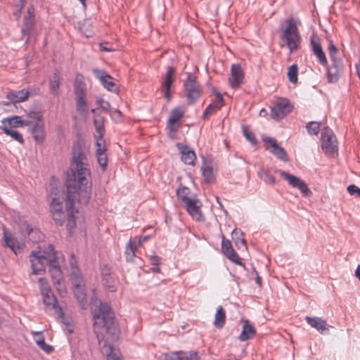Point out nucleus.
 <instances>
[{
  "label": "nucleus",
  "instance_id": "nucleus-29",
  "mask_svg": "<svg viewBox=\"0 0 360 360\" xmlns=\"http://www.w3.org/2000/svg\"><path fill=\"white\" fill-rule=\"evenodd\" d=\"M96 155L98 162L103 171H105L108 165V158L105 153V148L102 146L99 141H96Z\"/></svg>",
  "mask_w": 360,
  "mask_h": 360
},
{
  "label": "nucleus",
  "instance_id": "nucleus-21",
  "mask_svg": "<svg viewBox=\"0 0 360 360\" xmlns=\"http://www.w3.org/2000/svg\"><path fill=\"white\" fill-rule=\"evenodd\" d=\"M176 146L181 154V160L186 165H194V162L196 159L195 152L189 146L181 143H177Z\"/></svg>",
  "mask_w": 360,
  "mask_h": 360
},
{
  "label": "nucleus",
  "instance_id": "nucleus-19",
  "mask_svg": "<svg viewBox=\"0 0 360 360\" xmlns=\"http://www.w3.org/2000/svg\"><path fill=\"white\" fill-rule=\"evenodd\" d=\"M93 73L98 78L105 88L110 91H115L116 84L112 81V77L105 71L99 69H93Z\"/></svg>",
  "mask_w": 360,
  "mask_h": 360
},
{
  "label": "nucleus",
  "instance_id": "nucleus-32",
  "mask_svg": "<svg viewBox=\"0 0 360 360\" xmlns=\"http://www.w3.org/2000/svg\"><path fill=\"white\" fill-rule=\"evenodd\" d=\"M243 236V233L237 229H235L231 233L232 239L238 249H247L246 241L244 238L241 237Z\"/></svg>",
  "mask_w": 360,
  "mask_h": 360
},
{
  "label": "nucleus",
  "instance_id": "nucleus-59",
  "mask_svg": "<svg viewBox=\"0 0 360 360\" xmlns=\"http://www.w3.org/2000/svg\"><path fill=\"white\" fill-rule=\"evenodd\" d=\"M70 266H71V269H75V266H77V262L75 261V256H74L73 254L71 255V259H70Z\"/></svg>",
  "mask_w": 360,
  "mask_h": 360
},
{
  "label": "nucleus",
  "instance_id": "nucleus-41",
  "mask_svg": "<svg viewBox=\"0 0 360 360\" xmlns=\"http://www.w3.org/2000/svg\"><path fill=\"white\" fill-rule=\"evenodd\" d=\"M221 107L216 103L210 104L205 110L202 118L203 120H207L212 114L217 110H220Z\"/></svg>",
  "mask_w": 360,
  "mask_h": 360
},
{
  "label": "nucleus",
  "instance_id": "nucleus-42",
  "mask_svg": "<svg viewBox=\"0 0 360 360\" xmlns=\"http://www.w3.org/2000/svg\"><path fill=\"white\" fill-rule=\"evenodd\" d=\"M321 122H309L306 125L308 133L311 135H317L320 131Z\"/></svg>",
  "mask_w": 360,
  "mask_h": 360
},
{
  "label": "nucleus",
  "instance_id": "nucleus-56",
  "mask_svg": "<svg viewBox=\"0 0 360 360\" xmlns=\"http://www.w3.org/2000/svg\"><path fill=\"white\" fill-rule=\"evenodd\" d=\"M160 257L156 255H153L150 257V262L153 266H159Z\"/></svg>",
  "mask_w": 360,
  "mask_h": 360
},
{
  "label": "nucleus",
  "instance_id": "nucleus-9",
  "mask_svg": "<svg viewBox=\"0 0 360 360\" xmlns=\"http://www.w3.org/2000/svg\"><path fill=\"white\" fill-rule=\"evenodd\" d=\"M321 146L327 155H332L338 151V142L333 131L325 127L321 131Z\"/></svg>",
  "mask_w": 360,
  "mask_h": 360
},
{
  "label": "nucleus",
  "instance_id": "nucleus-20",
  "mask_svg": "<svg viewBox=\"0 0 360 360\" xmlns=\"http://www.w3.org/2000/svg\"><path fill=\"white\" fill-rule=\"evenodd\" d=\"M265 143H269L271 149L270 152L274 155L278 159L284 162L288 161V156L285 149L279 146L275 139L271 137H265L263 139Z\"/></svg>",
  "mask_w": 360,
  "mask_h": 360
},
{
  "label": "nucleus",
  "instance_id": "nucleus-40",
  "mask_svg": "<svg viewBox=\"0 0 360 360\" xmlns=\"http://www.w3.org/2000/svg\"><path fill=\"white\" fill-rule=\"evenodd\" d=\"M26 231L33 242H38L43 238L42 233L38 229H33L30 225H27Z\"/></svg>",
  "mask_w": 360,
  "mask_h": 360
},
{
  "label": "nucleus",
  "instance_id": "nucleus-30",
  "mask_svg": "<svg viewBox=\"0 0 360 360\" xmlns=\"http://www.w3.org/2000/svg\"><path fill=\"white\" fill-rule=\"evenodd\" d=\"M256 333L255 329L252 325H251L248 320L244 322L243 326V330L239 335V340L240 341H245L252 338Z\"/></svg>",
  "mask_w": 360,
  "mask_h": 360
},
{
  "label": "nucleus",
  "instance_id": "nucleus-5",
  "mask_svg": "<svg viewBox=\"0 0 360 360\" xmlns=\"http://www.w3.org/2000/svg\"><path fill=\"white\" fill-rule=\"evenodd\" d=\"M49 244L42 251H32L30 256V261L32 266V274L34 275H41L45 272V265L49 264Z\"/></svg>",
  "mask_w": 360,
  "mask_h": 360
},
{
  "label": "nucleus",
  "instance_id": "nucleus-44",
  "mask_svg": "<svg viewBox=\"0 0 360 360\" xmlns=\"http://www.w3.org/2000/svg\"><path fill=\"white\" fill-rule=\"evenodd\" d=\"M298 68L296 65H292L288 68V77L290 82L295 84L297 82Z\"/></svg>",
  "mask_w": 360,
  "mask_h": 360
},
{
  "label": "nucleus",
  "instance_id": "nucleus-35",
  "mask_svg": "<svg viewBox=\"0 0 360 360\" xmlns=\"http://www.w3.org/2000/svg\"><path fill=\"white\" fill-rule=\"evenodd\" d=\"M0 129H1L6 135L11 136L13 139L18 141V143L21 144L24 143V139L22 134L18 131L10 129L6 125L0 126Z\"/></svg>",
  "mask_w": 360,
  "mask_h": 360
},
{
  "label": "nucleus",
  "instance_id": "nucleus-55",
  "mask_svg": "<svg viewBox=\"0 0 360 360\" xmlns=\"http://www.w3.org/2000/svg\"><path fill=\"white\" fill-rule=\"evenodd\" d=\"M39 283L40 285V289H41V294H43V289L46 288L47 289V291H51V288L46 282V281L43 278H39Z\"/></svg>",
  "mask_w": 360,
  "mask_h": 360
},
{
  "label": "nucleus",
  "instance_id": "nucleus-22",
  "mask_svg": "<svg viewBox=\"0 0 360 360\" xmlns=\"http://www.w3.org/2000/svg\"><path fill=\"white\" fill-rule=\"evenodd\" d=\"M4 240L6 246L8 247L15 255L20 253L25 246L23 243L14 238L6 230L4 231Z\"/></svg>",
  "mask_w": 360,
  "mask_h": 360
},
{
  "label": "nucleus",
  "instance_id": "nucleus-17",
  "mask_svg": "<svg viewBox=\"0 0 360 360\" xmlns=\"http://www.w3.org/2000/svg\"><path fill=\"white\" fill-rule=\"evenodd\" d=\"M244 74L239 64H233L231 69V76L229 79L230 86L233 89L238 88L243 83Z\"/></svg>",
  "mask_w": 360,
  "mask_h": 360
},
{
  "label": "nucleus",
  "instance_id": "nucleus-38",
  "mask_svg": "<svg viewBox=\"0 0 360 360\" xmlns=\"http://www.w3.org/2000/svg\"><path fill=\"white\" fill-rule=\"evenodd\" d=\"M177 198L181 200L183 203L193 198L190 197L191 190L185 186H180L176 191Z\"/></svg>",
  "mask_w": 360,
  "mask_h": 360
},
{
  "label": "nucleus",
  "instance_id": "nucleus-62",
  "mask_svg": "<svg viewBox=\"0 0 360 360\" xmlns=\"http://www.w3.org/2000/svg\"><path fill=\"white\" fill-rule=\"evenodd\" d=\"M256 283L261 286L262 285V278L259 276L258 274L257 273V277H256Z\"/></svg>",
  "mask_w": 360,
  "mask_h": 360
},
{
  "label": "nucleus",
  "instance_id": "nucleus-16",
  "mask_svg": "<svg viewBox=\"0 0 360 360\" xmlns=\"http://www.w3.org/2000/svg\"><path fill=\"white\" fill-rule=\"evenodd\" d=\"M221 250L224 255L233 263L244 266L240 258L232 247L231 241L226 239L224 236L221 241Z\"/></svg>",
  "mask_w": 360,
  "mask_h": 360
},
{
  "label": "nucleus",
  "instance_id": "nucleus-61",
  "mask_svg": "<svg viewBox=\"0 0 360 360\" xmlns=\"http://www.w3.org/2000/svg\"><path fill=\"white\" fill-rule=\"evenodd\" d=\"M151 270L154 273H158L160 272V269L159 266H154L153 267L151 268Z\"/></svg>",
  "mask_w": 360,
  "mask_h": 360
},
{
  "label": "nucleus",
  "instance_id": "nucleus-14",
  "mask_svg": "<svg viewBox=\"0 0 360 360\" xmlns=\"http://www.w3.org/2000/svg\"><path fill=\"white\" fill-rule=\"evenodd\" d=\"M292 110V106L287 99H283L277 102L271 108V115L273 119L279 120Z\"/></svg>",
  "mask_w": 360,
  "mask_h": 360
},
{
  "label": "nucleus",
  "instance_id": "nucleus-51",
  "mask_svg": "<svg viewBox=\"0 0 360 360\" xmlns=\"http://www.w3.org/2000/svg\"><path fill=\"white\" fill-rule=\"evenodd\" d=\"M314 54L316 56L318 61L319 62V63L321 65H322L323 66L327 65V63H328L327 59H326V55L322 49L321 50L315 52Z\"/></svg>",
  "mask_w": 360,
  "mask_h": 360
},
{
  "label": "nucleus",
  "instance_id": "nucleus-49",
  "mask_svg": "<svg viewBox=\"0 0 360 360\" xmlns=\"http://www.w3.org/2000/svg\"><path fill=\"white\" fill-rule=\"evenodd\" d=\"M260 176L263 179V181L267 184L273 186L276 184V179L273 176H271L268 172L264 169L261 170Z\"/></svg>",
  "mask_w": 360,
  "mask_h": 360
},
{
  "label": "nucleus",
  "instance_id": "nucleus-13",
  "mask_svg": "<svg viewBox=\"0 0 360 360\" xmlns=\"http://www.w3.org/2000/svg\"><path fill=\"white\" fill-rule=\"evenodd\" d=\"M30 127L33 139L38 143H42L44 140V123L40 115H37L34 120H30Z\"/></svg>",
  "mask_w": 360,
  "mask_h": 360
},
{
  "label": "nucleus",
  "instance_id": "nucleus-52",
  "mask_svg": "<svg viewBox=\"0 0 360 360\" xmlns=\"http://www.w3.org/2000/svg\"><path fill=\"white\" fill-rule=\"evenodd\" d=\"M96 103L98 105L99 108H101L103 111L107 112L110 108V104L109 103V102L104 101L101 98H99L96 100Z\"/></svg>",
  "mask_w": 360,
  "mask_h": 360
},
{
  "label": "nucleus",
  "instance_id": "nucleus-33",
  "mask_svg": "<svg viewBox=\"0 0 360 360\" xmlns=\"http://www.w3.org/2000/svg\"><path fill=\"white\" fill-rule=\"evenodd\" d=\"M94 124L98 134V136H95L97 141L98 139L102 141L103 136L105 133L104 128V118L101 115H97L94 117Z\"/></svg>",
  "mask_w": 360,
  "mask_h": 360
},
{
  "label": "nucleus",
  "instance_id": "nucleus-31",
  "mask_svg": "<svg viewBox=\"0 0 360 360\" xmlns=\"http://www.w3.org/2000/svg\"><path fill=\"white\" fill-rule=\"evenodd\" d=\"M82 283H76L73 285L74 293L78 302L82 305H84L86 302V295Z\"/></svg>",
  "mask_w": 360,
  "mask_h": 360
},
{
  "label": "nucleus",
  "instance_id": "nucleus-8",
  "mask_svg": "<svg viewBox=\"0 0 360 360\" xmlns=\"http://www.w3.org/2000/svg\"><path fill=\"white\" fill-rule=\"evenodd\" d=\"M184 115V111L181 107H177L172 110L167 122L166 129L167 136L172 139L175 138V134L181 127V120Z\"/></svg>",
  "mask_w": 360,
  "mask_h": 360
},
{
  "label": "nucleus",
  "instance_id": "nucleus-63",
  "mask_svg": "<svg viewBox=\"0 0 360 360\" xmlns=\"http://www.w3.org/2000/svg\"><path fill=\"white\" fill-rule=\"evenodd\" d=\"M136 238L137 239H140V240H141V243H143V242L147 241V240H148V236H143V237H142V238H141V237H140V238H137V237H136Z\"/></svg>",
  "mask_w": 360,
  "mask_h": 360
},
{
  "label": "nucleus",
  "instance_id": "nucleus-27",
  "mask_svg": "<svg viewBox=\"0 0 360 360\" xmlns=\"http://www.w3.org/2000/svg\"><path fill=\"white\" fill-rule=\"evenodd\" d=\"M34 23V9L30 7L27 9L26 15L24 17L22 32L23 34H30Z\"/></svg>",
  "mask_w": 360,
  "mask_h": 360
},
{
  "label": "nucleus",
  "instance_id": "nucleus-11",
  "mask_svg": "<svg viewBox=\"0 0 360 360\" xmlns=\"http://www.w3.org/2000/svg\"><path fill=\"white\" fill-rule=\"evenodd\" d=\"M43 297L44 304L46 306V310L54 315H56L58 317H63V312L60 307L58 306L57 300L52 292V291H47V289H43V294H41Z\"/></svg>",
  "mask_w": 360,
  "mask_h": 360
},
{
  "label": "nucleus",
  "instance_id": "nucleus-48",
  "mask_svg": "<svg viewBox=\"0 0 360 360\" xmlns=\"http://www.w3.org/2000/svg\"><path fill=\"white\" fill-rule=\"evenodd\" d=\"M243 133L246 139L253 146L257 143V141L253 132L250 131L245 126L243 127Z\"/></svg>",
  "mask_w": 360,
  "mask_h": 360
},
{
  "label": "nucleus",
  "instance_id": "nucleus-46",
  "mask_svg": "<svg viewBox=\"0 0 360 360\" xmlns=\"http://www.w3.org/2000/svg\"><path fill=\"white\" fill-rule=\"evenodd\" d=\"M310 44L314 53L322 49L320 38L316 34L311 37Z\"/></svg>",
  "mask_w": 360,
  "mask_h": 360
},
{
  "label": "nucleus",
  "instance_id": "nucleus-58",
  "mask_svg": "<svg viewBox=\"0 0 360 360\" xmlns=\"http://www.w3.org/2000/svg\"><path fill=\"white\" fill-rule=\"evenodd\" d=\"M100 49L102 51H112L113 50L111 46H105L103 44H100Z\"/></svg>",
  "mask_w": 360,
  "mask_h": 360
},
{
  "label": "nucleus",
  "instance_id": "nucleus-12",
  "mask_svg": "<svg viewBox=\"0 0 360 360\" xmlns=\"http://www.w3.org/2000/svg\"><path fill=\"white\" fill-rule=\"evenodd\" d=\"M200 354L197 351H176L165 353L160 356V360H199Z\"/></svg>",
  "mask_w": 360,
  "mask_h": 360
},
{
  "label": "nucleus",
  "instance_id": "nucleus-3",
  "mask_svg": "<svg viewBox=\"0 0 360 360\" xmlns=\"http://www.w3.org/2000/svg\"><path fill=\"white\" fill-rule=\"evenodd\" d=\"M94 333L98 339V344H101V339L103 337L98 330V326L103 324V328L108 333L116 335L117 332V326L115 321V317L110 306L106 303H101L97 313L94 314Z\"/></svg>",
  "mask_w": 360,
  "mask_h": 360
},
{
  "label": "nucleus",
  "instance_id": "nucleus-34",
  "mask_svg": "<svg viewBox=\"0 0 360 360\" xmlns=\"http://www.w3.org/2000/svg\"><path fill=\"white\" fill-rule=\"evenodd\" d=\"M226 321V313L222 306H219L215 314L214 325L217 328H222Z\"/></svg>",
  "mask_w": 360,
  "mask_h": 360
},
{
  "label": "nucleus",
  "instance_id": "nucleus-4",
  "mask_svg": "<svg viewBox=\"0 0 360 360\" xmlns=\"http://www.w3.org/2000/svg\"><path fill=\"white\" fill-rule=\"evenodd\" d=\"M286 23L287 26L281 35V39L286 41L290 52L292 53L299 49L301 37L293 18L288 19Z\"/></svg>",
  "mask_w": 360,
  "mask_h": 360
},
{
  "label": "nucleus",
  "instance_id": "nucleus-37",
  "mask_svg": "<svg viewBox=\"0 0 360 360\" xmlns=\"http://www.w3.org/2000/svg\"><path fill=\"white\" fill-rule=\"evenodd\" d=\"M103 347L107 355L108 360H122L119 350L114 348L111 345L105 343Z\"/></svg>",
  "mask_w": 360,
  "mask_h": 360
},
{
  "label": "nucleus",
  "instance_id": "nucleus-36",
  "mask_svg": "<svg viewBox=\"0 0 360 360\" xmlns=\"http://www.w3.org/2000/svg\"><path fill=\"white\" fill-rule=\"evenodd\" d=\"M34 334L35 335L39 336L38 338L35 339V341H36V343L37 344V345L40 347V349L44 350L47 354H50L51 352H52L53 351V347L51 345H47L45 342L44 338L42 335L41 332H35V333H34Z\"/></svg>",
  "mask_w": 360,
  "mask_h": 360
},
{
  "label": "nucleus",
  "instance_id": "nucleus-45",
  "mask_svg": "<svg viewBox=\"0 0 360 360\" xmlns=\"http://www.w3.org/2000/svg\"><path fill=\"white\" fill-rule=\"evenodd\" d=\"M76 105L77 110L81 113H86L88 110V107L85 100V97L79 96L76 98Z\"/></svg>",
  "mask_w": 360,
  "mask_h": 360
},
{
  "label": "nucleus",
  "instance_id": "nucleus-23",
  "mask_svg": "<svg viewBox=\"0 0 360 360\" xmlns=\"http://www.w3.org/2000/svg\"><path fill=\"white\" fill-rule=\"evenodd\" d=\"M174 73L175 69L172 66H169L167 68L164 81L162 83V91L164 92V96L167 98V101H169L171 99L170 88L174 82L173 76Z\"/></svg>",
  "mask_w": 360,
  "mask_h": 360
},
{
  "label": "nucleus",
  "instance_id": "nucleus-2",
  "mask_svg": "<svg viewBox=\"0 0 360 360\" xmlns=\"http://www.w3.org/2000/svg\"><path fill=\"white\" fill-rule=\"evenodd\" d=\"M66 191L67 193L65 198V209H63V201H61L58 198L53 197L50 203V211L53 219L57 224L60 226H62L64 224L67 217V229H68L69 232L71 233L76 226L75 213L77 212V210H76L74 207L75 200H84L85 202H87L89 200H86L84 196L80 193V191H78L77 193V197L73 200L72 207H68V192L67 189Z\"/></svg>",
  "mask_w": 360,
  "mask_h": 360
},
{
  "label": "nucleus",
  "instance_id": "nucleus-10",
  "mask_svg": "<svg viewBox=\"0 0 360 360\" xmlns=\"http://www.w3.org/2000/svg\"><path fill=\"white\" fill-rule=\"evenodd\" d=\"M276 172L280 174L290 186L300 190L303 195L309 196L311 195V191L308 188L307 184L300 178L279 169L276 170Z\"/></svg>",
  "mask_w": 360,
  "mask_h": 360
},
{
  "label": "nucleus",
  "instance_id": "nucleus-43",
  "mask_svg": "<svg viewBox=\"0 0 360 360\" xmlns=\"http://www.w3.org/2000/svg\"><path fill=\"white\" fill-rule=\"evenodd\" d=\"M328 51L329 53V56L332 60V62L334 61H341V60L338 59L337 56L338 53V49L335 46V45L333 43L332 41H329Z\"/></svg>",
  "mask_w": 360,
  "mask_h": 360
},
{
  "label": "nucleus",
  "instance_id": "nucleus-18",
  "mask_svg": "<svg viewBox=\"0 0 360 360\" xmlns=\"http://www.w3.org/2000/svg\"><path fill=\"white\" fill-rule=\"evenodd\" d=\"M305 320L311 327L317 330L321 335L328 334L329 328L332 327L327 323L325 319L320 317L306 316Z\"/></svg>",
  "mask_w": 360,
  "mask_h": 360
},
{
  "label": "nucleus",
  "instance_id": "nucleus-26",
  "mask_svg": "<svg viewBox=\"0 0 360 360\" xmlns=\"http://www.w3.org/2000/svg\"><path fill=\"white\" fill-rule=\"evenodd\" d=\"M2 125H6L8 128H17L31 124L30 120H22L20 116H12L2 120Z\"/></svg>",
  "mask_w": 360,
  "mask_h": 360
},
{
  "label": "nucleus",
  "instance_id": "nucleus-54",
  "mask_svg": "<svg viewBox=\"0 0 360 360\" xmlns=\"http://www.w3.org/2000/svg\"><path fill=\"white\" fill-rule=\"evenodd\" d=\"M75 94L76 96V98H79V96L85 97L86 94L84 91V88L81 85H76L75 86Z\"/></svg>",
  "mask_w": 360,
  "mask_h": 360
},
{
  "label": "nucleus",
  "instance_id": "nucleus-15",
  "mask_svg": "<svg viewBox=\"0 0 360 360\" xmlns=\"http://www.w3.org/2000/svg\"><path fill=\"white\" fill-rule=\"evenodd\" d=\"M184 205L186 211L193 219L198 221L204 220V217L200 210L202 203L196 197L186 201Z\"/></svg>",
  "mask_w": 360,
  "mask_h": 360
},
{
  "label": "nucleus",
  "instance_id": "nucleus-24",
  "mask_svg": "<svg viewBox=\"0 0 360 360\" xmlns=\"http://www.w3.org/2000/svg\"><path fill=\"white\" fill-rule=\"evenodd\" d=\"M342 68V61L332 62V65L327 68V78L330 83H335L338 81Z\"/></svg>",
  "mask_w": 360,
  "mask_h": 360
},
{
  "label": "nucleus",
  "instance_id": "nucleus-39",
  "mask_svg": "<svg viewBox=\"0 0 360 360\" xmlns=\"http://www.w3.org/2000/svg\"><path fill=\"white\" fill-rule=\"evenodd\" d=\"M60 77L58 71H55L49 81V88L53 94H58V90L60 86Z\"/></svg>",
  "mask_w": 360,
  "mask_h": 360
},
{
  "label": "nucleus",
  "instance_id": "nucleus-47",
  "mask_svg": "<svg viewBox=\"0 0 360 360\" xmlns=\"http://www.w3.org/2000/svg\"><path fill=\"white\" fill-rule=\"evenodd\" d=\"M202 176L207 183H212L214 179L212 167L207 166L202 168Z\"/></svg>",
  "mask_w": 360,
  "mask_h": 360
},
{
  "label": "nucleus",
  "instance_id": "nucleus-1",
  "mask_svg": "<svg viewBox=\"0 0 360 360\" xmlns=\"http://www.w3.org/2000/svg\"><path fill=\"white\" fill-rule=\"evenodd\" d=\"M88 150L80 141L73 143L70 167V170L67 172L65 183L68 192V207H72L78 191H80V193L86 200H89L91 198V184L89 181L90 170L88 168Z\"/></svg>",
  "mask_w": 360,
  "mask_h": 360
},
{
  "label": "nucleus",
  "instance_id": "nucleus-50",
  "mask_svg": "<svg viewBox=\"0 0 360 360\" xmlns=\"http://www.w3.org/2000/svg\"><path fill=\"white\" fill-rule=\"evenodd\" d=\"M71 278L72 280L73 285L75 284L76 283H83L80 271L77 266H75V269H72Z\"/></svg>",
  "mask_w": 360,
  "mask_h": 360
},
{
  "label": "nucleus",
  "instance_id": "nucleus-6",
  "mask_svg": "<svg viewBox=\"0 0 360 360\" xmlns=\"http://www.w3.org/2000/svg\"><path fill=\"white\" fill-rule=\"evenodd\" d=\"M184 89L189 105L195 103L200 97V85L196 77L191 72L186 73V78L184 81Z\"/></svg>",
  "mask_w": 360,
  "mask_h": 360
},
{
  "label": "nucleus",
  "instance_id": "nucleus-7",
  "mask_svg": "<svg viewBox=\"0 0 360 360\" xmlns=\"http://www.w3.org/2000/svg\"><path fill=\"white\" fill-rule=\"evenodd\" d=\"M49 252H51V255H49V272L53 285L60 287L62 281V271L58 262V252L55 250L53 245L52 244H49Z\"/></svg>",
  "mask_w": 360,
  "mask_h": 360
},
{
  "label": "nucleus",
  "instance_id": "nucleus-25",
  "mask_svg": "<svg viewBox=\"0 0 360 360\" xmlns=\"http://www.w3.org/2000/svg\"><path fill=\"white\" fill-rule=\"evenodd\" d=\"M141 245L140 239H130L126 245L124 256L127 262H132L136 256V251Z\"/></svg>",
  "mask_w": 360,
  "mask_h": 360
},
{
  "label": "nucleus",
  "instance_id": "nucleus-57",
  "mask_svg": "<svg viewBox=\"0 0 360 360\" xmlns=\"http://www.w3.org/2000/svg\"><path fill=\"white\" fill-rule=\"evenodd\" d=\"M217 101L214 103L219 105L221 107L224 105V99L222 95L219 92L215 93Z\"/></svg>",
  "mask_w": 360,
  "mask_h": 360
},
{
  "label": "nucleus",
  "instance_id": "nucleus-28",
  "mask_svg": "<svg viewBox=\"0 0 360 360\" xmlns=\"http://www.w3.org/2000/svg\"><path fill=\"white\" fill-rule=\"evenodd\" d=\"M30 95V92L27 89H21L19 91H13L7 94V98L13 103H20L26 101Z\"/></svg>",
  "mask_w": 360,
  "mask_h": 360
},
{
  "label": "nucleus",
  "instance_id": "nucleus-53",
  "mask_svg": "<svg viewBox=\"0 0 360 360\" xmlns=\"http://www.w3.org/2000/svg\"><path fill=\"white\" fill-rule=\"evenodd\" d=\"M347 191L352 195L360 197V188L354 184L349 185L347 187Z\"/></svg>",
  "mask_w": 360,
  "mask_h": 360
},
{
  "label": "nucleus",
  "instance_id": "nucleus-64",
  "mask_svg": "<svg viewBox=\"0 0 360 360\" xmlns=\"http://www.w3.org/2000/svg\"><path fill=\"white\" fill-rule=\"evenodd\" d=\"M26 0H20V9H22L25 6Z\"/></svg>",
  "mask_w": 360,
  "mask_h": 360
},
{
  "label": "nucleus",
  "instance_id": "nucleus-60",
  "mask_svg": "<svg viewBox=\"0 0 360 360\" xmlns=\"http://www.w3.org/2000/svg\"><path fill=\"white\" fill-rule=\"evenodd\" d=\"M355 276L359 278L360 281V265H358L356 271H355Z\"/></svg>",
  "mask_w": 360,
  "mask_h": 360
}]
</instances>
